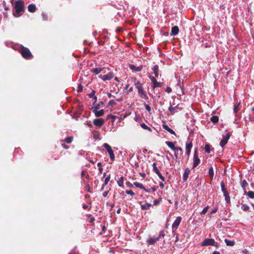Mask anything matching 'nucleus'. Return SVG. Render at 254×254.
Wrapping results in <instances>:
<instances>
[{"label":"nucleus","instance_id":"nucleus-50","mask_svg":"<svg viewBox=\"0 0 254 254\" xmlns=\"http://www.w3.org/2000/svg\"><path fill=\"white\" fill-rule=\"evenodd\" d=\"M159 203V201L158 199H156L153 202V204L156 205Z\"/></svg>","mask_w":254,"mask_h":254},{"label":"nucleus","instance_id":"nucleus-14","mask_svg":"<svg viewBox=\"0 0 254 254\" xmlns=\"http://www.w3.org/2000/svg\"><path fill=\"white\" fill-rule=\"evenodd\" d=\"M179 31V28L178 26H173L172 28L171 32L170 35H171V36H175L178 34Z\"/></svg>","mask_w":254,"mask_h":254},{"label":"nucleus","instance_id":"nucleus-8","mask_svg":"<svg viewBox=\"0 0 254 254\" xmlns=\"http://www.w3.org/2000/svg\"><path fill=\"white\" fill-rule=\"evenodd\" d=\"M230 137V135L229 133H227L225 136L223 137V138L221 139L220 142V145L223 147L227 143L228 140L229 139Z\"/></svg>","mask_w":254,"mask_h":254},{"label":"nucleus","instance_id":"nucleus-38","mask_svg":"<svg viewBox=\"0 0 254 254\" xmlns=\"http://www.w3.org/2000/svg\"><path fill=\"white\" fill-rule=\"evenodd\" d=\"M118 184L121 187H123L124 186L123 179L122 178H121V179L118 182Z\"/></svg>","mask_w":254,"mask_h":254},{"label":"nucleus","instance_id":"nucleus-62","mask_svg":"<svg viewBox=\"0 0 254 254\" xmlns=\"http://www.w3.org/2000/svg\"><path fill=\"white\" fill-rule=\"evenodd\" d=\"M108 96L109 98H111L113 96V95L111 93H109L108 94Z\"/></svg>","mask_w":254,"mask_h":254},{"label":"nucleus","instance_id":"nucleus-29","mask_svg":"<svg viewBox=\"0 0 254 254\" xmlns=\"http://www.w3.org/2000/svg\"><path fill=\"white\" fill-rule=\"evenodd\" d=\"M133 185L137 188H140L143 190H146L143 185L140 183L135 182Z\"/></svg>","mask_w":254,"mask_h":254},{"label":"nucleus","instance_id":"nucleus-7","mask_svg":"<svg viewBox=\"0 0 254 254\" xmlns=\"http://www.w3.org/2000/svg\"><path fill=\"white\" fill-rule=\"evenodd\" d=\"M200 160L198 157V156L197 155L196 150H195V152H194V155H193V158L192 168H195L200 163Z\"/></svg>","mask_w":254,"mask_h":254},{"label":"nucleus","instance_id":"nucleus-13","mask_svg":"<svg viewBox=\"0 0 254 254\" xmlns=\"http://www.w3.org/2000/svg\"><path fill=\"white\" fill-rule=\"evenodd\" d=\"M192 147V143L191 141L190 142H187L186 145V150L187 152V154L189 157L190 155V150Z\"/></svg>","mask_w":254,"mask_h":254},{"label":"nucleus","instance_id":"nucleus-33","mask_svg":"<svg viewBox=\"0 0 254 254\" xmlns=\"http://www.w3.org/2000/svg\"><path fill=\"white\" fill-rule=\"evenodd\" d=\"M210 120L214 123H217L218 121V117L216 116H213L211 118Z\"/></svg>","mask_w":254,"mask_h":254},{"label":"nucleus","instance_id":"nucleus-31","mask_svg":"<svg viewBox=\"0 0 254 254\" xmlns=\"http://www.w3.org/2000/svg\"><path fill=\"white\" fill-rule=\"evenodd\" d=\"M221 187L222 191H223L224 193V195H226L227 194V192L225 189V185L223 182L221 183Z\"/></svg>","mask_w":254,"mask_h":254},{"label":"nucleus","instance_id":"nucleus-1","mask_svg":"<svg viewBox=\"0 0 254 254\" xmlns=\"http://www.w3.org/2000/svg\"><path fill=\"white\" fill-rule=\"evenodd\" d=\"M23 2L21 0H17L13 10V15L14 17H17L21 16L23 12Z\"/></svg>","mask_w":254,"mask_h":254},{"label":"nucleus","instance_id":"nucleus-18","mask_svg":"<svg viewBox=\"0 0 254 254\" xmlns=\"http://www.w3.org/2000/svg\"><path fill=\"white\" fill-rule=\"evenodd\" d=\"M163 128L165 129L166 130L168 131L169 132H170L172 134H175V131L170 128L167 125H163Z\"/></svg>","mask_w":254,"mask_h":254},{"label":"nucleus","instance_id":"nucleus-41","mask_svg":"<svg viewBox=\"0 0 254 254\" xmlns=\"http://www.w3.org/2000/svg\"><path fill=\"white\" fill-rule=\"evenodd\" d=\"M144 107L148 112H150L151 111V108L149 105L145 104Z\"/></svg>","mask_w":254,"mask_h":254},{"label":"nucleus","instance_id":"nucleus-55","mask_svg":"<svg viewBox=\"0 0 254 254\" xmlns=\"http://www.w3.org/2000/svg\"><path fill=\"white\" fill-rule=\"evenodd\" d=\"M98 170H99V172L100 173H102V172H103V168H101V167H100L99 169H98Z\"/></svg>","mask_w":254,"mask_h":254},{"label":"nucleus","instance_id":"nucleus-35","mask_svg":"<svg viewBox=\"0 0 254 254\" xmlns=\"http://www.w3.org/2000/svg\"><path fill=\"white\" fill-rule=\"evenodd\" d=\"M204 149L206 152L209 153L210 152V147L208 144H206L205 145Z\"/></svg>","mask_w":254,"mask_h":254},{"label":"nucleus","instance_id":"nucleus-46","mask_svg":"<svg viewBox=\"0 0 254 254\" xmlns=\"http://www.w3.org/2000/svg\"><path fill=\"white\" fill-rule=\"evenodd\" d=\"M82 86L81 85V84L79 85L78 87L77 91L78 92L82 91Z\"/></svg>","mask_w":254,"mask_h":254},{"label":"nucleus","instance_id":"nucleus-37","mask_svg":"<svg viewBox=\"0 0 254 254\" xmlns=\"http://www.w3.org/2000/svg\"><path fill=\"white\" fill-rule=\"evenodd\" d=\"M208 208H209V207H208V206H206V207H205V208H204V209L201 211V212H200V214H205V213L207 212V211H208Z\"/></svg>","mask_w":254,"mask_h":254},{"label":"nucleus","instance_id":"nucleus-59","mask_svg":"<svg viewBox=\"0 0 254 254\" xmlns=\"http://www.w3.org/2000/svg\"><path fill=\"white\" fill-rule=\"evenodd\" d=\"M87 207H88V206H87V205H86V204H84V205H83V208L84 209H85L87 208Z\"/></svg>","mask_w":254,"mask_h":254},{"label":"nucleus","instance_id":"nucleus-63","mask_svg":"<svg viewBox=\"0 0 254 254\" xmlns=\"http://www.w3.org/2000/svg\"><path fill=\"white\" fill-rule=\"evenodd\" d=\"M216 211H217V210H216V209H214V210H213L211 211V213L212 214V213H215V212H216Z\"/></svg>","mask_w":254,"mask_h":254},{"label":"nucleus","instance_id":"nucleus-48","mask_svg":"<svg viewBox=\"0 0 254 254\" xmlns=\"http://www.w3.org/2000/svg\"><path fill=\"white\" fill-rule=\"evenodd\" d=\"M164 236H165V234H164V232L162 231L160 233V234L158 237H160V239L161 237H164Z\"/></svg>","mask_w":254,"mask_h":254},{"label":"nucleus","instance_id":"nucleus-23","mask_svg":"<svg viewBox=\"0 0 254 254\" xmlns=\"http://www.w3.org/2000/svg\"><path fill=\"white\" fill-rule=\"evenodd\" d=\"M166 144L168 146L169 148L174 151L176 146L174 145V143L172 142L167 141L166 142Z\"/></svg>","mask_w":254,"mask_h":254},{"label":"nucleus","instance_id":"nucleus-15","mask_svg":"<svg viewBox=\"0 0 254 254\" xmlns=\"http://www.w3.org/2000/svg\"><path fill=\"white\" fill-rule=\"evenodd\" d=\"M93 112L94 113L95 116L97 117H101L104 114V111L103 109L97 111H96V109H94Z\"/></svg>","mask_w":254,"mask_h":254},{"label":"nucleus","instance_id":"nucleus-39","mask_svg":"<svg viewBox=\"0 0 254 254\" xmlns=\"http://www.w3.org/2000/svg\"><path fill=\"white\" fill-rule=\"evenodd\" d=\"M248 185L247 181L245 180H244L241 183V186L243 188H245V187Z\"/></svg>","mask_w":254,"mask_h":254},{"label":"nucleus","instance_id":"nucleus-28","mask_svg":"<svg viewBox=\"0 0 254 254\" xmlns=\"http://www.w3.org/2000/svg\"><path fill=\"white\" fill-rule=\"evenodd\" d=\"M129 67L132 70H135L136 71H139L141 69V67H140V66L136 67L133 65H130Z\"/></svg>","mask_w":254,"mask_h":254},{"label":"nucleus","instance_id":"nucleus-24","mask_svg":"<svg viewBox=\"0 0 254 254\" xmlns=\"http://www.w3.org/2000/svg\"><path fill=\"white\" fill-rule=\"evenodd\" d=\"M101 72H100V74H107L110 72H111L110 71H109V69L107 68H105V67H103V68H101Z\"/></svg>","mask_w":254,"mask_h":254},{"label":"nucleus","instance_id":"nucleus-58","mask_svg":"<svg viewBox=\"0 0 254 254\" xmlns=\"http://www.w3.org/2000/svg\"><path fill=\"white\" fill-rule=\"evenodd\" d=\"M87 125L89 127H92V124H91V123H87Z\"/></svg>","mask_w":254,"mask_h":254},{"label":"nucleus","instance_id":"nucleus-42","mask_svg":"<svg viewBox=\"0 0 254 254\" xmlns=\"http://www.w3.org/2000/svg\"><path fill=\"white\" fill-rule=\"evenodd\" d=\"M126 193L128 194H130L132 196L134 195L135 194L132 191V190H127L126 191Z\"/></svg>","mask_w":254,"mask_h":254},{"label":"nucleus","instance_id":"nucleus-12","mask_svg":"<svg viewBox=\"0 0 254 254\" xmlns=\"http://www.w3.org/2000/svg\"><path fill=\"white\" fill-rule=\"evenodd\" d=\"M181 109L182 108L180 107L179 105L175 107L170 106L169 108V110L172 114H174L175 113L178 112V110L180 111Z\"/></svg>","mask_w":254,"mask_h":254},{"label":"nucleus","instance_id":"nucleus-4","mask_svg":"<svg viewBox=\"0 0 254 254\" xmlns=\"http://www.w3.org/2000/svg\"><path fill=\"white\" fill-rule=\"evenodd\" d=\"M213 246L217 247L218 246V244L217 242H215L214 240L213 239L207 238L204 240V241L201 244V246Z\"/></svg>","mask_w":254,"mask_h":254},{"label":"nucleus","instance_id":"nucleus-40","mask_svg":"<svg viewBox=\"0 0 254 254\" xmlns=\"http://www.w3.org/2000/svg\"><path fill=\"white\" fill-rule=\"evenodd\" d=\"M158 175V176L159 177V178L163 181V182H164L165 181V178L162 175V174L160 173V172L159 173V174H157Z\"/></svg>","mask_w":254,"mask_h":254},{"label":"nucleus","instance_id":"nucleus-43","mask_svg":"<svg viewBox=\"0 0 254 254\" xmlns=\"http://www.w3.org/2000/svg\"><path fill=\"white\" fill-rule=\"evenodd\" d=\"M224 196L225 197V200L226 201L228 202L230 201V197L229 196V194L227 192V194L226 195H224Z\"/></svg>","mask_w":254,"mask_h":254},{"label":"nucleus","instance_id":"nucleus-2","mask_svg":"<svg viewBox=\"0 0 254 254\" xmlns=\"http://www.w3.org/2000/svg\"><path fill=\"white\" fill-rule=\"evenodd\" d=\"M134 85H135L136 88L137 89L139 96L142 99H148V96L145 94L142 85L140 83V82L138 81H136L134 82Z\"/></svg>","mask_w":254,"mask_h":254},{"label":"nucleus","instance_id":"nucleus-61","mask_svg":"<svg viewBox=\"0 0 254 254\" xmlns=\"http://www.w3.org/2000/svg\"><path fill=\"white\" fill-rule=\"evenodd\" d=\"M213 254H220V253L217 251H215L213 252Z\"/></svg>","mask_w":254,"mask_h":254},{"label":"nucleus","instance_id":"nucleus-36","mask_svg":"<svg viewBox=\"0 0 254 254\" xmlns=\"http://www.w3.org/2000/svg\"><path fill=\"white\" fill-rule=\"evenodd\" d=\"M242 209L244 211H246L249 210V207L248 205H247L246 204H243L242 206Z\"/></svg>","mask_w":254,"mask_h":254},{"label":"nucleus","instance_id":"nucleus-52","mask_svg":"<svg viewBox=\"0 0 254 254\" xmlns=\"http://www.w3.org/2000/svg\"><path fill=\"white\" fill-rule=\"evenodd\" d=\"M99 109V106H96L92 108V110L93 111L94 109H96V111L98 110Z\"/></svg>","mask_w":254,"mask_h":254},{"label":"nucleus","instance_id":"nucleus-45","mask_svg":"<svg viewBox=\"0 0 254 254\" xmlns=\"http://www.w3.org/2000/svg\"><path fill=\"white\" fill-rule=\"evenodd\" d=\"M110 177H107L106 178V179L105 180V185H106L108 184V183L109 182V181L110 180Z\"/></svg>","mask_w":254,"mask_h":254},{"label":"nucleus","instance_id":"nucleus-53","mask_svg":"<svg viewBox=\"0 0 254 254\" xmlns=\"http://www.w3.org/2000/svg\"><path fill=\"white\" fill-rule=\"evenodd\" d=\"M233 110H234V112L236 114L237 111H238V109H237V106H235L234 107V109H233Z\"/></svg>","mask_w":254,"mask_h":254},{"label":"nucleus","instance_id":"nucleus-20","mask_svg":"<svg viewBox=\"0 0 254 254\" xmlns=\"http://www.w3.org/2000/svg\"><path fill=\"white\" fill-rule=\"evenodd\" d=\"M208 174H209V177L211 179V180H213L214 173V170H213V168L212 167H210L209 169Z\"/></svg>","mask_w":254,"mask_h":254},{"label":"nucleus","instance_id":"nucleus-6","mask_svg":"<svg viewBox=\"0 0 254 254\" xmlns=\"http://www.w3.org/2000/svg\"><path fill=\"white\" fill-rule=\"evenodd\" d=\"M114 77V74L110 72L107 74H100L99 77L103 81L110 80Z\"/></svg>","mask_w":254,"mask_h":254},{"label":"nucleus","instance_id":"nucleus-3","mask_svg":"<svg viewBox=\"0 0 254 254\" xmlns=\"http://www.w3.org/2000/svg\"><path fill=\"white\" fill-rule=\"evenodd\" d=\"M20 53L22 57L26 59H30L32 56L29 50L23 47L21 48Z\"/></svg>","mask_w":254,"mask_h":254},{"label":"nucleus","instance_id":"nucleus-27","mask_svg":"<svg viewBox=\"0 0 254 254\" xmlns=\"http://www.w3.org/2000/svg\"><path fill=\"white\" fill-rule=\"evenodd\" d=\"M140 126L144 129L147 130L150 132L152 131V129L150 127H148L147 125H146L145 124H144V123L141 124L140 125Z\"/></svg>","mask_w":254,"mask_h":254},{"label":"nucleus","instance_id":"nucleus-5","mask_svg":"<svg viewBox=\"0 0 254 254\" xmlns=\"http://www.w3.org/2000/svg\"><path fill=\"white\" fill-rule=\"evenodd\" d=\"M103 146L106 149L107 152H108L110 155V159L112 160H114L115 159V155L111 146L107 143H104Z\"/></svg>","mask_w":254,"mask_h":254},{"label":"nucleus","instance_id":"nucleus-30","mask_svg":"<svg viewBox=\"0 0 254 254\" xmlns=\"http://www.w3.org/2000/svg\"><path fill=\"white\" fill-rule=\"evenodd\" d=\"M152 166H153V171L156 174H159L160 172H159L158 169L157 168V167L156 166V163H153V165H152Z\"/></svg>","mask_w":254,"mask_h":254},{"label":"nucleus","instance_id":"nucleus-56","mask_svg":"<svg viewBox=\"0 0 254 254\" xmlns=\"http://www.w3.org/2000/svg\"><path fill=\"white\" fill-rule=\"evenodd\" d=\"M159 186L161 188H163L164 187V185L163 183H160Z\"/></svg>","mask_w":254,"mask_h":254},{"label":"nucleus","instance_id":"nucleus-11","mask_svg":"<svg viewBox=\"0 0 254 254\" xmlns=\"http://www.w3.org/2000/svg\"><path fill=\"white\" fill-rule=\"evenodd\" d=\"M150 79L151 81V82L153 83V85L152 86V87L153 89H155V88L157 87H160L161 85V83L160 82H158L157 81L155 77L153 76H150Z\"/></svg>","mask_w":254,"mask_h":254},{"label":"nucleus","instance_id":"nucleus-25","mask_svg":"<svg viewBox=\"0 0 254 254\" xmlns=\"http://www.w3.org/2000/svg\"><path fill=\"white\" fill-rule=\"evenodd\" d=\"M151 206V204L148 203H146L145 204L141 205V208L142 210H147V209H148Z\"/></svg>","mask_w":254,"mask_h":254},{"label":"nucleus","instance_id":"nucleus-51","mask_svg":"<svg viewBox=\"0 0 254 254\" xmlns=\"http://www.w3.org/2000/svg\"><path fill=\"white\" fill-rule=\"evenodd\" d=\"M42 17L44 20H47L48 18V16L46 14L43 13L42 14Z\"/></svg>","mask_w":254,"mask_h":254},{"label":"nucleus","instance_id":"nucleus-32","mask_svg":"<svg viewBox=\"0 0 254 254\" xmlns=\"http://www.w3.org/2000/svg\"><path fill=\"white\" fill-rule=\"evenodd\" d=\"M247 195L250 198H254V191H249L247 192Z\"/></svg>","mask_w":254,"mask_h":254},{"label":"nucleus","instance_id":"nucleus-60","mask_svg":"<svg viewBox=\"0 0 254 254\" xmlns=\"http://www.w3.org/2000/svg\"><path fill=\"white\" fill-rule=\"evenodd\" d=\"M133 91V87H130L129 90H128V91L131 92Z\"/></svg>","mask_w":254,"mask_h":254},{"label":"nucleus","instance_id":"nucleus-57","mask_svg":"<svg viewBox=\"0 0 254 254\" xmlns=\"http://www.w3.org/2000/svg\"><path fill=\"white\" fill-rule=\"evenodd\" d=\"M115 103V102L114 101H110L109 102L110 105H112Z\"/></svg>","mask_w":254,"mask_h":254},{"label":"nucleus","instance_id":"nucleus-10","mask_svg":"<svg viewBox=\"0 0 254 254\" xmlns=\"http://www.w3.org/2000/svg\"><path fill=\"white\" fill-rule=\"evenodd\" d=\"M93 124L98 127H100L104 124V121L102 119H96L93 121Z\"/></svg>","mask_w":254,"mask_h":254},{"label":"nucleus","instance_id":"nucleus-21","mask_svg":"<svg viewBox=\"0 0 254 254\" xmlns=\"http://www.w3.org/2000/svg\"><path fill=\"white\" fill-rule=\"evenodd\" d=\"M91 72H93L95 75L100 73L101 70L100 67L94 68L91 69Z\"/></svg>","mask_w":254,"mask_h":254},{"label":"nucleus","instance_id":"nucleus-9","mask_svg":"<svg viewBox=\"0 0 254 254\" xmlns=\"http://www.w3.org/2000/svg\"><path fill=\"white\" fill-rule=\"evenodd\" d=\"M181 220L182 218L181 217L179 216L177 217L176 219L175 220L172 226V228L173 231L176 230L181 223Z\"/></svg>","mask_w":254,"mask_h":254},{"label":"nucleus","instance_id":"nucleus-47","mask_svg":"<svg viewBox=\"0 0 254 254\" xmlns=\"http://www.w3.org/2000/svg\"><path fill=\"white\" fill-rule=\"evenodd\" d=\"M182 150V149L181 147H178V146H176L175 150H174V151H181Z\"/></svg>","mask_w":254,"mask_h":254},{"label":"nucleus","instance_id":"nucleus-19","mask_svg":"<svg viewBox=\"0 0 254 254\" xmlns=\"http://www.w3.org/2000/svg\"><path fill=\"white\" fill-rule=\"evenodd\" d=\"M152 70H153V73L155 76V77H158L159 76V69H158V66L157 65H156L154 67L152 68Z\"/></svg>","mask_w":254,"mask_h":254},{"label":"nucleus","instance_id":"nucleus-44","mask_svg":"<svg viewBox=\"0 0 254 254\" xmlns=\"http://www.w3.org/2000/svg\"><path fill=\"white\" fill-rule=\"evenodd\" d=\"M85 189L88 192L91 191V188H90L89 185L86 186Z\"/></svg>","mask_w":254,"mask_h":254},{"label":"nucleus","instance_id":"nucleus-22","mask_svg":"<svg viewBox=\"0 0 254 254\" xmlns=\"http://www.w3.org/2000/svg\"><path fill=\"white\" fill-rule=\"evenodd\" d=\"M227 246H233L235 244V242L233 241H230V240H228V239H225V240H224Z\"/></svg>","mask_w":254,"mask_h":254},{"label":"nucleus","instance_id":"nucleus-49","mask_svg":"<svg viewBox=\"0 0 254 254\" xmlns=\"http://www.w3.org/2000/svg\"><path fill=\"white\" fill-rule=\"evenodd\" d=\"M166 91L167 93H170V92L172 91V89H171V88L169 87H167V88H166Z\"/></svg>","mask_w":254,"mask_h":254},{"label":"nucleus","instance_id":"nucleus-34","mask_svg":"<svg viewBox=\"0 0 254 254\" xmlns=\"http://www.w3.org/2000/svg\"><path fill=\"white\" fill-rule=\"evenodd\" d=\"M72 140H73V137H72V136L67 137L65 138L64 139V141L67 143H71L72 141Z\"/></svg>","mask_w":254,"mask_h":254},{"label":"nucleus","instance_id":"nucleus-54","mask_svg":"<svg viewBox=\"0 0 254 254\" xmlns=\"http://www.w3.org/2000/svg\"><path fill=\"white\" fill-rule=\"evenodd\" d=\"M107 194H108V192L107 191H105V192H104L103 193V196L104 197H106L107 196Z\"/></svg>","mask_w":254,"mask_h":254},{"label":"nucleus","instance_id":"nucleus-64","mask_svg":"<svg viewBox=\"0 0 254 254\" xmlns=\"http://www.w3.org/2000/svg\"><path fill=\"white\" fill-rule=\"evenodd\" d=\"M97 166H99V167H100L101 166V162H99L97 163Z\"/></svg>","mask_w":254,"mask_h":254},{"label":"nucleus","instance_id":"nucleus-26","mask_svg":"<svg viewBox=\"0 0 254 254\" xmlns=\"http://www.w3.org/2000/svg\"><path fill=\"white\" fill-rule=\"evenodd\" d=\"M36 6L34 4H30L28 7V10L31 12H34L36 10Z\"/></svg>","mask_w":254,"mask_h":254},{"label":"nucleus","instance_id":"nucleus-17","mask_svg":"<svg viewBox=\"0 0 254 254\" xmlns=\"http://www.w3.org/2000/svg\"><path fill=\"white\" fill-rule=\"evenodd\" d=\"M160 239V237H157L156 238H150L147 240V243L149 245H153L157 241H158Z\"/></svg>","mask_w":254,"mask_h":254},{"label":"nucleus","instance_id":"nucleus-16","mask_svg":"<svg viewBox=\"0 0 254 254\" xmlns=\"http://www.w3.org/2000/svg\"><path fill=\"white\" fill-rule=\"evenodd\" d=\"M190 170L189 168H187L185 172L184 173L183 176V179L184 181H186L188 178L189 175L190 174Z\"/></svg>","mask_w":254,"mask_h":254}]
</instances>
